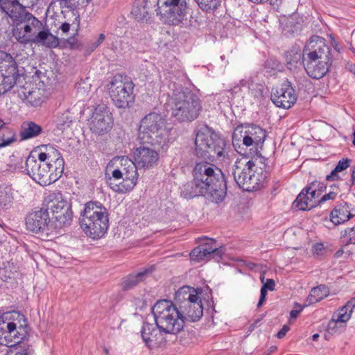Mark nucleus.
Segmentation results:
<instances>
[{"label":"nucleus","mask_w":355,"mask_h":355,"mask_svg":"<svg viewBox=\"0 0 355 355\" xmlns=\"http://www.w3.org/2000/svg\"><path fill=\"white\" fill-rule=\"evenodd\" d=\"M214 251V248L209 247V243H202L196 247L190 252L191 260L195 262H200L210 259V253Z\"/></svg>","instance_id":"obj_33"},{"label":"nucleus","mask_w":355,"mask_h":355,"mask_svg":"<svg viewBox=\"0 0 355 355\" xmlns=\"http://www.w3.org/2000/svg\"><path fill=\"white\" fill-rule=\"evenodd\" d=\"M114 180H122L123 181V172L121 171L120 169H114L112 173V178Z\"/></svg>","instance_id":"obj_58"},{"label":"nucleus","mask_w":355,"mask_h":355,"mask_svg":"<svg viewBox=\"0 0 355 355\" xmlns=\"http://www.w3.org/2000/svg\"><path fill=\"white\" fill-rule=\"evenodd\" d=\"M105 39V36L103 33H101L98 36V38L97 39V40L96 42H94V44L98 46L100 44H101L104 40Z\"/></svg>","instance_id":"obj_63"},{"label":"nucleus","mask_w":355,"mask_h":355,"mask_svg":"<svg viewBox=\"0 0 355 355\" xmlns=\"http://www.w3.org/2000/svg\"><path fill=\"white\" fill-rule=\"evenodd\" d=\"M309 187H304L298 194L295 201L293 202V207L300 211L310 210L318 206V201H312L309 196Z\"/></svg>","instance_id":"obj_30"},{"label":"nucleus","mask_w":355,"mask_h":355,"mask_svg":"<svg viewBox=\"0 0 355 355\" xmlns=\"http://www.w3.org/2000/svg\"><path fill=\"white\" fill-rule=\"evenodd\" d=\"M352 205L347 202H338L330 214V220L335 225L343 224L355 216V209H350Z\"/></svg>","instance_id":"obj_23"},{"label":"nucleus","mask_w":355,"mask_h":355,"mask_svg":"<svg viewBox=\"0 0 355 355\" xmlns=\"http://www.w3.org/2000/svg\"><path fill=\"white\" fill-rule=\"evenodd\" d=\"M275 282L272 279H268L266 282L262 286L265 289L273 291L275 289Z\"/></svg>","instance_id":"obj_61"},{"label":"nucleus","mask_w":355,"mask_h":355,"mask_svg":"<svg viewBox=\"0 0 355 355\" xmlns=\"http://www.w3.org/2000/svg\"><path fill=\"white\" fill-rule=\"evenodd\" d=\"M48 164V166L49 167V173L51 175L50 179L52 180V183L55 182L57 180H58L63 173L64 171V165H61V167L60 168V171L57 172L58 170V168L55 169V164L53 162L48 163L46 162Z\"/></svg>","instance_id":"obj_45"},{"label":"nucleus","mask_w":355,"mask_h":355,"mask_svg":"<svg viewBox=\"0 0 355 355\" xmlns=\"http://www.w3.org/2000/svg\"><path fill=\"white\" fill-rule=\"evenodd\" d=\"M325 248L322 243H317L313 245L312 252L314 254L322 255L324 252Z\"/></svg>","instance_id":"obj_53"},{"label":"nucleus","mask_w":355,"mask_h":355,"mask_svg":"<svg viewBox=\"0 0 355 355\" xmlns=\"http://www.w3.org/2000/svg\"><path fill=\"white\" fill-rule=\"evenodd\" d=\"M308 304H304L303 306L297 304V303H295V307H298L297 309H294V310H292L291 312H290V316L291 318H296L298 315L302 311V310L304 309V307L307 306Z\"/></svg>","instance_id":"obj_54"},{"label":"nucleus","mask_w":355,"mask_h":355,"mask_svg":"<svg viewBox=\"0 0 355 355\" xmlns=\"http://www.w3.org/2000/svg\"><path fill=\"white\" fill-rule=\"evenodd\" d=\"M174 304L180 306L184 305V302L191 301L195 302L200 300L198 292L196 289L190 286H183L175 292Z\"/></svg>","instance_id":"obj_27"},{"label":"nucleus","mask_w":355,"mask_h":355,"mask_svg":"<svg viewBox=\"0 0 355 355\" xmlns=\"http://www.w3.org/2000/svg\"><path fill=\"white\" fill-rule=\"evenodd\" d=\"M327 295V291L324 286H319L313 288L306 298V304H315L323 300Z\"/></svg>","instance_id":"obj_37"},{"label":"nucleus","mask_w":355,"mask_h":355,"mask_svg":"<svg viewBox=\"0 0 355 355\" xmlns=\"http://www.w3.org/2000/svg\"><path fill=\"white\" fill-rule=\"evenodd\" d=\"M38 158L45 162H53L55 164V169H58L57 172L60 171L61 165L64 164L61 153L53 146H49L46 152L40 153L38 155Z\"/></svg>","instance_id":"obj_31"},{"label":"nucleus","mask_w":355,"mask_h":355,"mask_svg":"<svg viewBox=\"0 0 355 355\" xmlns=\"http://www.w3.org/2000/svg\"><path fill=\"white\" fill-rule=\"evenodd\" d=\"M98 46L94 44V42H92L88 46H87L85 48L86 51L90 53L92 52H93L94 51H95V49L97 48ZM84 49H85V47H84Z\"/></svg>","instance_id":"obj_64"},{"label":"nucleus","mask_w":355,"mask_h":355,"mask_svg":"<svg viewBox=\"0 0 355 355\" xmlns=\"http://www.w3.org/2000/svg\"><path fill=\"white\" fill-rule=\"evenodd\" d=\"M289 330L290 327L288 325H284L283 327L277 332V337L279 339L283 338Z\"/></svg>","instance_id":"obj_60"},{"label":"nucleus","mask_w":355,"mask_h":355,"mask_svg":"<svg viewBox=\"0 0 355 355\" xmlns=\"http://www.w3.org/2000/svg\"><path fill=\"white\" fill-rule=\"evenodd\" d=\"M89 125L95 135H104L113 128L114 119L109 108L104 104L98 105L93 110Z\"/></svg>","instance_id":"obj_14"},{"label":"nucleus","mask_w":355,"mask_h":355,"mask_svg":"<svg viewBox=\"0 0 355 355\" xmlns=\"http://www.w3.org/2000/svg\"><path fill=\"white\" fill-rule=\"evenodd\" d=\"M267 291L266 289H265V287H261V294H260V297H259V300L258 302V304H257V307H261L263 304L265 302L266 300V295H267Z\"/></svg>","instance_id":"obj_56"},{"label":"nucleus","mask_w":355,"mask_h":355,"mask_svg":"<svg viewBox=\"0 0 355 355\" xmlns=\"http://www.w3.org/2000/svg\"><path fill=\"white\" fill-rule=\"evenodd\" d=\"M303 61L323 62L332 64L331 49L322 37H312L303 50Z\"/></svg>","instance_id":"obj_13"},{"label":"nucleus","mask_w":355,"mask_h":355,"mask_svg":"<svg viewBox=\"0 0 355 355\" xmlns=\"http://www.w3.org/2000/svg\"><path fill=\"white\" fill-rule=\"evenodd\" d=\"M232 173L237 185L248 192L259 190L266 184V173L257 172L253 159L248 161L243 167L234 164Z\"/></svg>","instance_id":"obj_7"},{"label":"nucleus","mask_w":355,"mask_h":355,"mask_svg":"<svg viewBox=\"0 0 355 355\" xmlns=\"http://www.w3.org/2000/svg\"><path fill=\"white\" fill-rule=\"evenodd\" d=\"M253 80L251 78L248 79H242L240 80L239 84L236 86H234L232 89L230 90V92H238L241 90V87H247L249 89V85L252 83Z\"/></svg>","instance_id":"obj_50"},{"label":"nucleus","mask_w":355,"mask_h":355,"mask_svg":"<svg viewBox=\"0 0 355 355\" xmlns=\"http://www.w3.org/2000/svg\"><path fill=\"white\" fill-rule=\"evenodd\" d=\"M198 7L207 12H214L217 10L222 3L223 0H194Z\"/></svg>","instance_id":"obj_39"},{"label":"nucleus","mask_w":355,"mask_h":355,"mask_svg":"<svg viewBox=\"0 0 355 355\" xmlns=\"http://www.w3.org/2000/svg\"><path fill=\"white\" fill-rule=\"evenodd\" d=\"M149 7L148 1L137 0L134 3L131 13L138 21H147L151 18Z\"/></svg>","instance_id":"obj_29"},{"label":"nucleus","mask_w":355,"mask_h":355,"mask_svg":"<svg viewBox=\"0 0 355 355\" xmlns=\"http://www.w3.org/2000/svg\"><path fill=\"white\" fill-rule=\"evenodd\" d=\"M270 98L277 107L289 109L296 102L297 96L291 82L285 80L280 87L272 89Z\"/></svg>","instance_id":"obj_18"},{"label":"nucleus","mask_w":355,"mask_h":355,"mask_svg":"<svg viewBox=\"0 0 355 355\" xmlns=\"http://www.w3.org/2000/svg\"><path fill=\"white\" fill-rule=\"evenodd\" d=\"M76 35L75 33L73 36L64 40L63 41L64 46L71 50H84V45L78 42V39L75 37Z\"/></svg>","instance_id":"obj_42"},{"label":"nucleus","mask_w":355,"mask_h":355,"mask_svg":"<svg viewBox=\"0 0 355 355\" xmlns=\"http://www.w3.org/2000/svg\"><path fill=\"white\" fill-rule=\"evenodd\" d=\"M157 15L164 24L178 26L187 19V0H157Z\"/></svg>","instance_id":"obj_10"},{"label":"nucleus","mask_w":355,"mask_h":355,"mask_svg":"<svg viewBox=\"0 0 355 355\" xmlns=\"http://www.w3.org/2000/svg\"><path fill=\"white\" fill-rule=\"evenodd\" d=\"M33 28H36L38 32L31 37V44H35L49 49L58 46V37L53 35L48 27H44L42 23L41 27Z\"/></svg>","instance_id":"obj_21"},{"label":"nucleus","mask_w":355,"mask_h":355,"mask_svg":"<svg viewBox=\"0 0 355 355\" xmlns=\"http://www.w3.org/2000/svg\"><path fill=\"white\" fill-rule=\"evenodd\" d=\"M141 336L145 345L150 349L165 348L168 342L171 334L165 331L155 324L144 322L141 329Z\"/></svg>","instance_id":"obj_15"},{"label":"nucleus","mask_w":355,"mask_h":355,"mask_svg":"<svg viewBox=\"0 0 355 355\" xmlns=\"http://www.w3.org/2000/svg\"><path fill=\"white\" fill-rule=\"evenodd\" d=\"M80 225L83 232L93 239H100L109 227V214L106 207L98 201H89L80 212Z\"/></svg>","instance_id":"obj_5"},{"label":"nucleus","mask_w":355,"mask_h":355,"mask_svg":"<svg viewBox=\"0 0 355 355\" xmlns=\"http://www.w3.org/2000/svg\"><path fill=\"white\" fill-rule=\"evenodd\" d=\"M178 310L180 316L184 320V324L186 321L196 322L198 321L203 315V307L201 300L192 302H187L184 305H180Z\"/></svg>","instance_id":"obj_22"},{"label":"nucleus","mask_w":355,"mask_h":355,"mask_svg":"<svg viewBox=\"0 0 355 355\" xmlns=\"http://www.w3.org/2000/svg\"><path fill=\"white\" fill-rule=\"evenodd\" d=\"M355 307V297L349 300L345 305L342 306L338 313L333 315V319L328 324V329H334L337 322H345L351 317L353 310Z\"/></svg>","instance_id":"obj_26"},{"label":"nucleus","mask_w":355,"mask_h":355,"mask_svg":"<svg viewBox=\"0 0 355 355\" xmlns=\"http://www.w3.org/2000/svg\"><path fill=\"white\" fill-rule=\"evenodd\" d=\"M37 171L38 175H37L35 180L36 182L43 186L49 185L52 183V180L50 179L49 167L45 162H42Z\"/></svg>","instance_id":"obj_38"},{"label":"nucleus","mask_w":355,"mask_h":355,"mask_svg":"<svg viewBox=\"0 0 355 355\" xmlns=\"http://www.w3.org/2000/svg\"><path fill=\"white\" fill-rule=\"evenodd\" d=\"M267 137L264 129L254 123H241L232 133V145L235 150L246 157L257 156L265 160L261 150Z\"/></svg>","instance_id":"obj_3"},{"label":"nucleus","mask_w":355,"mask_h":355,"mask_svg":"<svg viewBox=\"0 0 355 355\" xmlns=\"http://www.w3.org/2000/svg\"><path fill=\"white\" fill-rule=\"evenodd\" d=\"M18 64L9 53L3 52L0 56V80L9 91L19 81Z\"/></svg>","instance_id":"obj_16"},{"label":"nucleus","mask_w":355,"mask_h":355,"mask_svg":"<svg viewBox=\"0 0 355 355\" xmlns=\"http://www.w3.org/2000/svg\"><path fill=\"white\" fill-rule=\"evenodd\" d=\"M134 157L138 167L150 168L157 165L159 157L156 150L143 146L136 149Z\"/></svg>","instance_id":"obj_20"},{"label":"nucleus","mask_w":355,"mask_h":355,"mask_svg":"<svg viewBox=\"0 0 355 355\" xmlns=\"http://www.w3.org/2000/svg\"><path fill=\"white\" fill-rule=\"evenodd\" d=\"M28 0H0V10L9 17L13 24L20 25L24 21H30L33 27H41L42 21L26 10Z\"/></svg>","instance_id":"obj_12"},{"label":"nucleus","mask_w":355,"mask_h":355,"mask_svg":"<svg viewBox=\"0 0 355 355\" xmlns=\"http://www.w3.org/2000/svg\"><path fill=\"white\" fill-rule=\"evenodd\" d=\"M173 129L166 125L160 114L150 112L140 121L137 139L141 144H149L165 150L174 140Z\"/></svg>","instance_id":"obj_2"},{"label":"nucleus","mask_w":355,"mask_h":355,"mask_svg":"<svg viewBox=\"0 0 355 355\" xmlns=\"http://www.w3.org/2000/svg\"><path fill=\"white\" fill-rule=\"evenodd\" d=\"M72 120L69 116L68 114H62L61 116L58 117L56 120V126L60 130H64L67 128L69 127Z\"/></svg>","instance_id":"obj_46"},{"label":"nucleus","mask_w":355,"mask_h":355,"mask_svg":"<svg viewBox=\"0 0 355 355\" xmlns=\"http://www.w3.org/2000/svg\"><path fill=\"white\" fill-rule=\"evenodd\" d=\"M172 115L180 122L192 121L200 114L202 106L198 96L180 84L171 83Z\"/></svg>","instance_id":"obj_4"},{"label":"nucleus","mask_w":355,"mask_h":355,"mask_svg":"<svg viewBox=\"0 0 355 355\" xmlns=\"http://www.w3.org/2000/svg\"><path fill=\"white\" fill-rule=\"evenodd\" d=\"M350 162L351 160L347 158L340 160L335 167L336 170H337L338 172H341L345 170L349 166Z\"/></svg>","instance_id":"obj_51"},{"label":"nucleus","mask_w":355,"mask_h":355,"mask_svg":"<svg viewBox=\"0 0 355 355\" xmlns=\"http://www.w3.org/2000/svg\"><path fill=\"white\" fill-rule=\"evenodd\" d=\"M279 62L275 59H268L264 63V69L268 73H274L279 69Z\"/></svg>","instance_id":"obj_47"},{"label":"nucleus","mask_w":355,"mask_h":355,"mask_svg":"<svg viewBox=\"0 0 355 355\" xmlns=\"http://www.w3.org/2000/svg\"><path fill=\"white\" fill-rule=\"evenodd\" d=\"M338 173L339 172L337 170H336V168H334V169L332 170L331 173L326 176V180H327V181H336V180H338L340 179V177H339V175L338 174Z\"/></svg>","instance_id":"obj_59"},{"label":"nucleus","mask_w":355,"mask_h":355,"mask_svg":"<svg viewBox=\"0 0 355 355\" xmlns=\"http://www.w3.org/2000/svg\"><path fill=\"white\" fill-rule=\"evenodd\" d=\"M153 271V267L144 268L137 272L130 273L121 279V290L128 291L143 282Z\"/></svg>","instance_id":"obj_24"},{"label":"nucleus","mask_w":355,"mask_h":355,"mask_svg":"<svg viewBox=\"0 0 355 355\" xmlns=\"http://www.w3.org/2000/svg\"><path fill=\"white\" fill-rule=\"evenodd\" d=\"M42 131V127L35 122L29 121L24 123L22 130L20 132V137L22 140H26L38 136Z\"/></svg>","instance_id":"obj_35"},{"label":"nucleus","mask_w":355,"mask_h":355,"mask_svg":"<svg viewBox=\"0 0 355 355\" xmlns=\"http://www.w3.org/2000/svg\"><path fill=\"white\" fill-rule=\"evenodd\" d=\"M12 321L0 317V345L12 347L20 344L28 336V324L24 315L15 313Z\"/></svg>","instance_id":"obj_8"},{"label":"nucleus","mask_w":355,"mask_h":355,"mask_svg":"<svg viewBox=\"0 0 355 355\" xmlns=\"http://www.w3.org/2000/svg\"><path fill=\"white\" fill-rule=\"evenodd\" d=\"M320 184H321L320 182H319L318 181H313L306 187L310 188V189H309V196L310 198L312 200V201H315V199L316 198V191H317L316 186H320Z\"/></svg>","instance_id":"obj_49"},{"label":"nucleus","mask_w":355,"mask_h":355,"mask_svg":"<svg viewBox=\"0 0 355 355\" xmlns=\"http://www.w3.org/2000/svg\"><path fill=\"white\" fill-rule=\"evenodd\" d=\"M266 89L264 85L254 81L249 85V92L254 98H263Z\"/></svg>","instance_id":"obj_40"},{"label":"nucleus","mask_w":355,"mask_h":355,"mask_svg":"<svg viewBox=\"0 0 355 355\" xmlns=\"http://www.w3.org/2000/svg\"><path fill=\"white\" fill-rule=\"evenodd\" d=\"M347 234L349 235V239L348 242L347 243V245L349 243L355 244V227L350 228L349 231L347 230H345L344 231L343 236H345Z\"/></svg>","instance_id":"obj_55"},{"label":"nucleus","mask_w":355,"mask_h":355,"mask_svg":"<svg viewBox=\"0 0 355 355\" xmlns=\"http://www.w3.org/2000/svg\"><path fill=\"white\" fill-rule=\"evenodd\" d=\"M209 243V247L214 249L213 252L210 253V259H214L216 261H219L222 257V254L224 253L223 248H218L215 242L211 241Z\"/></svg>","instance_id":"obj_48"},{"label":"nucleus","mask_w":355,"mask_h":355,"mask_svg":"<svg viewBox=\"0 0 355 355\" xmlns=\"http://www.w3.org/2000/svg\"><path fill=\"white\" fill-rule=\"evenodd\" d=\"M178 309V306L168 300H158L152 307L155 322L171 336H175L184 327V320Z\"/></svg>","instance_id":"obj_6"},{"label":"nucleus","mask_w":355,"mask_h":355,"mask_svg":"<svg viewBox=\"0 0 355 355\" xmlns=\"http://www.w3.org/2000/svg\"><path fill=\"white\" fill-rule=\"evenodd\" d=\"M336 193L334 191H329V193L324 194L320 200H318V205H321L322 203L327 201V200H334L336 198Z\"/></svg>","instance_id":"obj_52"},{"label":"nucleus","mask_w":355,"mask_h":355,"mask_svg":"<svg viewBox=\"0 0 355 355\" xmlns=\"http://www.w3.org/2000/svg\"><path fill=\"white\" fill-rule=\"evenodd\" d=\"M330 191H334L336 193V195L337 196L338 193L340 192V186L338 183H334L329 186Z\"/></svg>","instance_id":"obj_62"},{"label":"nucleus","mask_w":355,"mask_h":355,"mask_svg":"<svg viewBox=\"0 0 355 355\" xmlns=\"http://www.w3.org/2000/svg\"><path fill=\"white\" fill-rule=\"evenodd\" d=\"M20 349L17 351L15 355H31L33 352L32 349L29 346H19Z\"/></svg>","instance_id":"obj_57"},{"label":"nucleus","mask_w":355,"mask_h":355,"mask_svg":"<svg viewBox=\"0 0 355 355\" xmlns=\"http://www.w3.org/2000/svg\"><path fill=\"white\" fill-rule=\"evenodd\" d=\"M12 28V35L17 40V41L23 44H27L31 42V38L26 36L21 28H19L16 24H13Z\"/></svg>","instance_id":"obj_43"},{"label":"nucleus","mask_w":355,"mask_h":355,"mask_svg":"<svg viewBox=\"0 0 355 355\" xmlns=\"http://www.w3.org/2000/svg\"><path fill=\"white\" fill-rule=\"evenodd\" d=\"M41 159L38 157L37 159L32 154L26 158V171L27 174L35 181L37 173V170L40 168V164H42Z\"/></svg>","instance_id":"obj_36"},{"label":"nucleus","mask_w":355,"mask_h":355,"mask_svg":"<svg viewBox=\"0 0 355 355\" xmlns=\"http://www.w3.org/2000/svg\"><path fill=\"white\" fill-rule=\"evenodd\" d=\"M227 140L207 124L197 130L193 154L206 161L197 162L192 171L193 179L180 188V195L186 199L204 196L215 203L223 202L227 195V182L220 168L208 162L216 157L225 158Z\"/></svg>","instance_id":"obj_1"},{"label":"nucleus","mask_w":355,"mask_h":355,"mask_svg":"<svg viewBox=\"0 0 355 355\" xmlns=\"http://www.w3.org/2000/svg\"><path fill=\"white\" fill-rule=\"evenodd\" d=\"M15 140V132L0 119V148L10 145Z\"/></svg>","instance_id":"obj_34"},{"label":"nucleus","mask_w":355,"mask_h":355,"mask_svg":"<svg viewBox=\"0 0 355 355\" xmlns=\"http://www.w3.org/2000/svg\"><path fill=\"white\" fill-rule=\"evenodd\" d=\"M125 162L129 163V165L126 168H123V171H125V172H123V182L119 184H114L111 178H109L107 181L110 187L118 193H124L132 190L137 182V165L130 160L128 161L125 159Z\"/></svg>","instance_id":"obj_19"},{"label":"nucleus","mask_w":355,"mask_h":355,"mask_svg":"<svg viewBox=\"0 0 355 355\" xmlns=\"http://www.w3.org/2000/svg\"><path fill=\"white\" fill-rule=\"evenodd\" d=\"M80 16L79 15H76L74 20L71 24H69L68 22H64L62 24V25L60 26L59 29L62 31L64 33H67L69 31L70 28L72 27L73 30L75 31L76 34H78V32L80 28Z\"/></svg>","instance_id":"obj_44"},{"label":"nucleus","mask_w":355,"mask_h":355,"mask_svg":"<svg viewBox=\"0 0 355 355\" xmlns=\"http://www.w3.org/2000/svg\"><path fill=\"white\" fill-rule=\"evenodd\" d=\"M50 223L49 211L46 210L44 203L40 209L32 211L25 218L26 229L35 234L47 232L49 230Z\"/></svg>","instance_id":"obj_17"},{"label":"nucleus","mask_w":355,"mask_h":355,"mask_svg":"<svg viewBox=\"0 0 355 355\" xmlns=\"http://www.w3.org/2000/svg\"><path fill=\"white\" fill-rule=\"evenodd\" d=\"M109 86L110 97L117 107H128L133 102L135 85L130 77L117 73L112 78Z\"/></svg>","instance_id":"obj_9"},{"label":"nucleus","mask_w":355,"mask_h":355,"mask_svg":"<svg viewBox=\"0 0 355 355\" xmlns=\"http://www.w3.org/2000/svg\"><path fill=\"white\" fill-rule=\"evenodd\" d=\"M48 211L51 210L55 220V227L62 228L71 225L73 219L71 205L62 199L60 193H51L43 201Z\"/></svg>","instance_id":"obj_11"},{"label":"nucleus","mask_w":355,"mask_h":355,"mask_svg":"<svg viewBox=\"0 0 355 355\" xmlns=\"http://www.w3.org/2000/svg\"><path fill=\"white\" fill-rule=\"evenodd\" d=\"M19 96L23 101H27L32 105H37L38 104V101H36V98L35 96L37 93L36 91H33L31 89H27L26 87H22L21 91H19Z\"/></svg>","instance_id":"obj_41"},{"label":"nucleus","mask_w":355,"mask_h":355,"mask_svg":"<svg viewBox=\"0 0 355 355\" xmlns=\"http://www.w3.org/2000/svg\"><path fill=\"white\" fill-rule=\"evenodd\" d=\"M15 191L12 185L3 183L0 185V206L3 209H10L14 202Z\"/></svg>","instance_id":"obj_32"},{"label":"nucleus","mask_w":355,"mask_h":355,"mask_svg":"<svg viewBox=\"0 0 355 355\" xmlns=\"http://www.w3.org/2000/svg\"><path fill=\"white\" fill-rule=\"evenodd\" d=\"M304 67L307 74L313 79L323 78L329 71L332 64L321 62L304 61Z\"/></svg>","instance_id":"obj_25"},{"label":"nucleus","mask_w":355,"mask_h":355,"mask_svg":"<svg viewBox=\"0 0 355 355\" xmlns=\"http://www.w3.org/2000/svg\"><path fill=\"white\" fill-rule=\"evenodd\" d=\"M285 61L287 69L291 71L295 70L305 63L303 61V53L297 46H293L286 52Z\"/></svg>","instance_id":"obj_28"}]
</instances>
